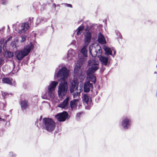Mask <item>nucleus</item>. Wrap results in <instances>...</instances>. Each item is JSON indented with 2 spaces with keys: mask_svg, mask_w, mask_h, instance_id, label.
<instances>
[{
  "mask_svg": "<svg viewBox=\"0 0 157 157\" xmlns=\"http://www.w3.org/2000/svg\"><path fill=\"white\" fill-rule=\"evenodd\" d=\"M15 30L17 31H18L17 30V29H15Z\"/></svg>",
  "mask_w": 157,
  "mask_h": 157,
  "instance_id": "obj_38",
  "label": "nucleus"
},
{
  "mask_svg": "<svg viewBox=\"0 0 157 157\" xmlns=\"http://www.w3.org/2000/svg\"><path fill=\"white\" fill-rule=\"evenodd\" d=\"M88 45L85 44L81 50V53L82 54L83 56L85 57L87 56V48Z\"/></svg>",
  "mask_w": 157,
  "mask_h": 157,
  "instance_id": "obj_22",
  "label": "nucleus"
},
{
  "mask_svg": "<svg viewBox=\"0 0 157 157\" xmlns=\"http://www.w3.org/2000/svg\"><path fill=\"white\" fill-rule=\"evenodd\" d=\"M43 127L49 132L53 131L56 127L54 121L51 118H45L43 119Z\"/></svg>",
  "mask_w": 157,
  "mask_h": 157,
  "instance_id": "obj_4",
  "label": "nucleus"
},
{
  "mask_svg": "<svg viewBox=\"0 0 157 157\" xmlns=\"http://www.w3.org/2000/svg\"><path fill=\"white\" fill-rule=\"evenodd\" d=\"M82 114V113H78L77 114V117H79L80 115L81 114Z\"/></svg>",
  "mask_w": 157,
  "mask_h": 157,
  "instance_id": "obj_33",
  "label": "nucleus"
},
{
  "mask_svg": "<svg viewBox=\"0 0 157 157\" xmlns=\"http://www.w3.org/2000/svg\"><path fill=\"white\" fill-rule=\"evenodd\" d=\"M33 47L32 44L30 43L29 44L25 47L23 49L17 52L16 56L17 59L19 60H21L30 53L31 50L33 48Z\"/></svg>",
  "mask_w": 157,
  "mask_h": 157,
  "instance_id": "obj_6",
  "label": "nucleus"
},
{
  "mask_svg": "<svg viewBox=\"0 0 157 157\" xmlns=\"http://www.w3.org/2000/svg\"><path fill=\"white\" fill-rule=\"evenodd\" d=\"M75 52L72 49H70L68 51L67 55V59L68 60L72 59L75 55Z\"/></svg>",
  "mask_w": 157,
  "mask_h": 157,
  "instance_id": "obj_20",
  "label": "nucleus"
},
{
  "mask_svg": "<svg viewBox=\"0 0 157 157\" xmlns=\"http://www.w3.org/2000/svg\"><path fill=\"white\" fill-rule=\"evenodd\" d=\"M84 28V27L83 26H80L78 28L77 30V35H79L81 34Z\"/></svg>",
  "mask_w": 157,
  "mask_h": 157,
  "instance_id": "obj_26",
  "label": "nucleus"
},
{
  "mask_svg": "<svg viewBox=\"0 0 157 157\" xmlns=\"http://www.w3.org/2000/svg\"><path fill=\"white\" fill-rule=\"evenodd\" d=\"M98 40L100 44H105L106 43L104 36L101 33L99 34Z\"/></svg>",
  "mask_w": 157,
  "mask_h": 157,
  "instance_id": "obj_21",
  "label": "nucleus"
},
{
  "mask_svg": "<svg viewBox=\"0 0 157 157\" xmlns=\"http://www.w3.org/2000/svg\"><path fill=\"white\" fill-rule=\"evenodd\" d=\"M12 38V36L10 37L4 43V44L3 45V48L4 49H5V48H6V43L7 42L11 39Z\"/></svg>",
  "mask_w": 157,
  "mask_h": 157,
  "instance_id": "obj_28",
  "label": "nucleus"
},
{
  "mask_svg": "<svg viewBox=\"0 0 157 157\" xmlns=\"http://www.w3.org/2000/svg\"><path fill=\"white\" fill-rule=\"evenodd\" d=\"M130 120L127 118L124 119L122 122V125L124 129H128L130 125Z\"/></svg>",
  "mask_w": 157,
  "mask_h": 157,
  "instance_id": "obj_15",
  "label": "nucleus"
},
{
  "mask_svg": "<svg viewBox=\"0 0 157 157\" xmlns=\"http://www.w3.org/2000/svg\"><path fill=\"white\" fill-rule=\"evenodd\" d=\"M82 99L86 108L88 109L89 108L88 105H90L91 104L92 101L90 96L87 94H84L83 96Z\"/></svg>",
  "mask_w": 157,
  "mask_h": 157,
  "instance_id": "obj_10",
  "label": "nucleus"
},
{
  "mask_svg": "<svg viewBox=\"0 0 157 157\" xmlns=\"http://www.w3.org/2000/svg\"><path fill=\"white\" fill-rule=\"evenodd\" d=\"M84 61L83 58L79 59L74 69L75 75L78 76L81 79H83L85 78L84 71L81 68Z\"/></svg>",
  "mask_w": 157,
  "mask_h": 157,
  "instance_id": "obj_3",
  "label": "nucleus"
},
{
  "mask_svg": "<svg viewBox=\"0 0 157 157\" xmlns=\"http://www.w3.org/2000/svg\"><path fill=\"white\" fill-rule=\"evenodd\" d=\"M1 51V45L0 44V53Z\"/></svg>",
  "mask_w": 157,
  "mask_h": 157,
  "instance_id": "obj_36",
  "label": "nucleus"
},
{
  "mask_svg": "<svg viewBox=\"0 0 157 157\" xmlns=\"http://www.w3.org/2000/svg\"><path fill=\"white\" fill-rule=\"evenodd\" d=\"M7 2L8 1L7 0H3L2 1V4L4 5L6 4Z\"/></svg>",
  "mask_w": 157,
  "mask_h": 157,
  "instance_id": "obj_30",
  "label": "nucleus"
},
{
  "mask_svg": "<svg viewBox=\"0 0 157 157\" xmlns=\"http://www.w3.org/2000/svg\"><path fill=\"white\" fill-rule=\"evenodd\" d=\"M16 26L15 25H13V29H15L16 27Z\"/></svg>",
  "mask_w": 157,
  "mask_h": 157,
  "instance_id": "obj_34",
  "label": "nucleus"
},
{
  "mask_svg": "<svg viewBox=\"0 0 157 157\" xmlns=\"http://www.w3.org/2000/svg\"><path fill=\"white\" fill-rule=\"evenodd\" d=\"M89 51L90 54L94 57L99 56H101L102 51L100 46L96 44H91L89 48Z\"/></svg>",
  "mask_w": 157,
  "mask_h": 157,
  "instance_id": "obj_7",
  "label": "nucleus"
},
{
  "mask_svg": "<svg viewBox=\"0 0 157 157\" xmlns=\"http://www.w3.org/2000/svg\"><path fill=\"white\" fill-rule=\"evenodd\" d=\"M90 76H89L87 73V77L89 80L90 81L92 82L95 83L96 81V78L95 76H94L93 74H90Z\"/></svg>",
  "mask_w": 157,
  "mask_h": 157,
  "instance_id": "obj_23",
  "label": "nucleus"
},
{
  "mask_svg": "<svg viewBox=\"0 0 157 157\" xmlns=\"http://www.w3.org/2000/svg\"><path fill=\"white\" fill-rule=\"evenodd\" d=\"M2 81L3 83L7 84H8L15 85V82L13 79L8 78H4L2 79Z\"/></svg>",
  "mask_w": 157,
  "mask_h": 157,
  "instance_id": "obj_13",
  "label": "nucleus"
},
{
  "mask_svg": "<svg viewBox=\"0 0 157 157\" xmlns=\"http://www.w3.org/2000/svg\"><path fill=\"white\" fill-rule=\"evenodd\" d=\"M21 108L22 110L25 109L29 106V104L27 101L25 100H21L20 102Z\"/></svg>",
  "mask_w": 157,
  "mask_h": 157,
  "instance_id": "obj_18",
  "label": "nucleus"
},
{
  "mask_svg": "<svg viewBox=\"0 0 157 157\" xmlns=\"http://www.w3.org/2000/svg\"><path fill=\"white\" fill-rule=\"evenodd\" d=\"M21 42L22 43L24 42L26 38V36H21Z\"/></svg>",
  "mask_w": 157,
  "mask_h": 157,
  "instance_id": "obj_29",
  "label": "nucleus"
},
{
  "mask_svg": "<svg viewBox=\"0 0 157 157\" xmlns=\"http://www.w3.org/2000/svg\"><path fill=\"white\" fill-rule=\"evenodd\" d=\"M29 28V24L28 22H26L21 24L18 28V33L19 34L24 33L28 30Z\"/></svg>",
  "mask_w": 157,
  "mask_h": 157,
  "instance_id": "obj_11",
  "label": "nucleus"
},
{
  "mask_svg": "<svg viewBox=\"0 0 157 157\" xmlns=\"http://www.w3.org/2000/svg\"><path fill=\"white\" fill-rule=\"evenodd\" d=\"M38 19L37 20V22H38Z\"/></svg>",
  "mask_w": 157,
  "mask_h": 157,
  "instance_id": "obj_41",
  "label": "nucleus"
},
{
  "mask_svg": "<svg viewBox=\"0 0 157 157\" xmlns=\"http://www.w3.org/2000/svg\"><path fill=\"white\" fill-rule=\"evenodd\" d=\"M4 61V59L2 58H0V66L2 64Z\"/></svg>",
  "mask_w": 157,
  "mask_h": 157,
  "instance_id": "obj_31",
  "label": "nucleus"
},
{
  "mask_svg": "<svg viewBox=\"0 0 157 157\" xmlns=\"http://www.w3.org/2000/svg\"><path fill=\"white\" fill-rule=\"evenodd\" d=\"M91 38V33L88 31H86L85 35L84 42L85 44L88 45L90 43Z\"/></svg>",
  "mask_w": 157,
  "mask_h": 157,
  "instance_id": "obj_14",
  "label": "nucleus"
},
{
  "mask_svg": "<svg viewBox=\"0 0 157 157\" xmlns=\"http://www.w3.org/2000/svg\"><path fill=\"white\" fill-rule=\"evenodd\" d=\"M93 87L92 84L90 83L89 82H86L84 84V91L85 92H88Z\"/></svg>",
  "mask_w": 157,
  "mask_h": 157,
  "instance_id": "obj_17",
  "label": "nucleus"
},
{
  "mask_svg": "<svg viewBox=\"0 0 157 157\" xmlns=\"http://www.w3.org/2000/svg\"><path fill=\"white\" fill-rule=\"evenodd\" d=\"M68 114L66 112H64L61 113H58L55 117L57 120L59 121H65L67 118Z\"/></svg>",
  "mask_w": 157,
  "mask_h": 157,
  "instance_id": "obj_9",
  "label": "nucleus"
},
{
  "mask_svg": "<svg viewBox=\"0 0 157 157\" xmlns=\"http://www.w3.org/2000/svg\"><path fill=\"white\" fill-rule=\"evenodd\" d=\"M7 56L9 58H10L13 57V52H7Z\"/></svg>",
  "mask_w": 157,
  "mask_h": 157,
  "instance_id": "obj_27",
  "label": "nucleus"
},
{
  "mask_svg": "<svg viewBox=\"0 0 157 157\" xmlns=\"http://www.w3.org/2000/svg\"><path fill=\"white\" fill-rule=\"evenodd\" d=\"M58 84L57 82L52 81L48 87V90L45 95L42 96V98L51 100L53 99L55 97V89Z\"/></svg>",
  "mask_w": 157,
  "mask_h": 157,
  "instance_id": "obj_2",
  "label": "nucleus"
},
{
  "mask_svg": "<svg viewBox=\"0 0 157 157\" xmlns=\"http://www.w3.org/2000/svg\"><path fill=\"white\" fill-rule=\"evenodd\" d=\"M8 29H9V26H8Z\"/></svg>",
  "mask_w": 157,
  "mask_h": 157,
  "instance_id": "obj_40",
  "label": "nucleus"
},
{
  "mask_svg": "<svg viewBox=\"0 0 157 157\" xmlns=\"http://www.w3.org/2000/svg\"><path fill=\"white\" fill-rule=\"evenodd\" d=\"M78 82L77 81H74L71 83L70 91L71 93H73L72 94L74 98L79 97L82 90V86L79 88L77 86Z\"/></svg>",
  "mask_w": 157,
  "mask_h": 157,
  "instance_id": "obj_5",
  "label": "nucleus"
},
{
  "mask_svg": "<svg viewBox=\"0 0 157 157\" xmlns=\"http://www.w3.org/2000/svg\"><path fill=\"white\" fill-rule=\"evenodd\" d=\"M79 101L78 99H74L70 101V107L72 110L76 109L77 105L79 103Z\"/></svg>",
  "mask_w": 157,
  "mask_h": 157,
  "instance_id": "obj_16",
  "label": "nucleus"
},
{
  "mask_svg": "<svg viewBox=\"0 0 157 157\" xmlns=\"http://www.w3.org/2000/svg\"><path fill=\"white\" fill-rule=\"evenodd\" d=\"M5 93H4V94H2V95L3 96H4V95L5 94Z\"/></svg>",
  "mask_w": 157,
  "mask_h": 157,
  "instance_id": "obj_37",
  "label": "nucleus"
},
{
  "mask_svg": "<svg viewBox=\"0 0 157 157\" xmlns=\"http://www.w3.org/2000/svg\"><path fill=\"white\" fill-rule=\"evenodd\" d=\"M69 71L65 67H61L58 72L56 71L55 78L61 77L62 79L58 88V94L60 98H62L66 94L67 90L68 85L67 82L64 79L68 75Z\"/></svg>",
  "mask_w": 157,
  "mask_h": 157,
  "instance_id": "obj_1",
  "label": "nucleus"
},
{
  "mask_svg": "<svg viewBox=\"0 0 157 157\" xmlns=\"http://www.w3.org/2000/svg\"><path fill=\"white\" fill-rule=\"evenodd\" d=\"M98 69V67L97 65H93L89 68L87 72L88 75L90 76V74H93Z\"/></svg>",
  "mask_w": 157,
  "mask_h": 157,
  "instance_id": "obj_19",
  "label": "nucleus"
},
{
  "mask_svg": "<svg viewBox=\"0 0 157 157\" xmlns=\"http://www.w3.org/2000/svg\"><path fill=\"white\" fill-rule=\"evenodd\" d=\"M60 65L59 66V67H60Z\"/></svg>",
  "mask_w": 157,
  "mask_h": 157,
  "instance_id": "obj_39",
  "label": "nucleus"
},
{
  "mask_svg": "<svg viewBox=\"0 0 157 157\" xmlns=\"http://www.w3.org/2000/svg\"><path fill=\"white\" fill-rule=\"evenodd\" d=\"M98 63H99L98 61L96 62L93 59H90L88 61V65L89 66L97 65L98 64Z\"/></svg>",
  "mask_w": 157,
  "mask_h": 157,
  "instance_id": "obj_25",
  "label": "nucleus"
},
{
  "mask_svg": "<svg viewBox=\"0 0 157 157\" xmlns=\"http://www.w3.org/2000/svg\"><path fill=\"white\" fill-rule=\"evenodd\" d=\"M99 60L102 66H108L110 64L111 59L109 56H100Z\"/></svg>",
  "mask_w": 157,
  "mask_h": 157,
  "instance_id": "obj_8",
  "label": "nucleus"
},
{
  "mask_svg": "<svg viewBox=\"0 0 157 157\" xmlns=\"http://www.w3.org/2000/svg\"><path fill=\"white\" fill-rule=\"evenodd\" d=\"M5 120L0 117V121H4Z\"/></svg>",
  "mask_w": 157,
  "mask_h": 157,
  "instance_id": "obj_35",
  "label": "nucleus"
},
{
  "mask_svg": "<svg viewBox=\"0 0 157 157\" xmlns=\"http://www.w3.org/2000/svg\"><path fill=\"white\" fill-rule=\"evenodd\" d=\"M104 49L106 54L112 55V51L110 48L106 46H104Z\"/></svg>",
  "mask_w": 157,
  "mask_h": 157,
  "instance_id": "obj_24",
  "label": "nucleus"
},
{
  "mask_svg": "<svg viewBox=\"0 0 157 157\" xmlns=\"http://www.w3.org/2000/svg\"><path fill=\"white\" fill-rule=\"evenodd\" d=\"M65 5H66V6L67 7H70L71 8L72 7V6L70 4H66Z\"/></svg>",
  "mask_w": 157,
  "mask_h": 157,
  "instance_id": "obj_32",
  "label": "nucleus"
},
{
  "mask_svg": "<svg viewBox=\"0 0 157 157\" xmlns=\"http://www.w3.org/2000/svg\"><path fill=\"white\" fill-rule=\"evenodd\" d=\"M70 100L68 97H67L63 101L58 105V106L64 109H67L69 106V101Z\"/></svg>",
  "mask_w": 157,
  "mask_h": 157,
  "instance_id": "obj_12",
  "label": "nucleus"
}]
</instances>
